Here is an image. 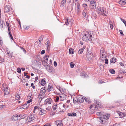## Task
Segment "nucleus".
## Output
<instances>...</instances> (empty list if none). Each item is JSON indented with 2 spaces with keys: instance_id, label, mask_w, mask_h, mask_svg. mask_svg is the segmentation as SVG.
I'll list each match as a JSON object with an SVG mask.
<instances>
[{
  "instance_id": "f03ea898",
  "label": "nucleus",
  "mask_w": 126,
  "mask_h": 126,
  "mask_svg": "<svg viewBox=\"0 0 126 126\" xmlns=\"http://www.w3.org/2000/svg\"><path fill=\"white\" fill-rule=\"evenodd\" d=\"M92 37V35H90L88 33H87L82 37V39L83 40L85 41L86 42H88L89 41H90L91 43H92V40L91 39Z\"/></svg>"
},
{
  "instance_id": "0eeeda50",
  "label": "nucleus",
  "mask_w": 126,
  "mask_h": 126,
  "mask_svg": "<svg viewBox=\"0 0 126 126\" xmlns=\"http://www.w3.org/2000/svg\"><path fill=\"white\" fill-rule=\"evenodd\" d=\"M94 102L96 104V105L98 107L101 108L102 107V105L101 104V103L100 101H97V100L94 99Z\"/></svg>"
},
{
  "instance_id": "774afa93",
  "label": "nucleus",
  "mask_w": 126,
  "mask_h": 126,
  "mask_svg": "<svg viewBox=\"0 0 126 126\" xmlns=\"http://www.w3.org/2000/svg\"><path fill=\"white\" fill-rule=\"evenodd\" d=\"M120 126V124H114L113 126Z\"/></svg>"
},
{
  "instance_id": "ea45409f",
  "label": "nucleus",
  "mask_w": 126,
  "mask_h": 126,
  "mask_svg": "<svg viewBox=\"0 0 126 126\" xmlns=\"http://www.w3.org/2000/svg\"><path fill=\"white\" fill-rule=\"evenodd\" d=\"M120 19L123 22L125 26H126V21L124 19H122V18H120Z\"/></svg>"
},
{
  "instance_id": "6e6d98bb",
  "label": "nucleus",
  "mask_w": 126,
  "mask_h": 126,
  "mask_svg": "<svg viewBox=\"0 0 126 126\" xmlns=\"http://www.w3.org/2000/svg\"><path fill=\"white\" fill-rule=\"evenodd\" d=\"M121 0L122 1V2L123 5H124L126 4L125 0Z\"/></svg>"
},
{
  "instance_id": "f8f14e48",
  "label": "nucleus",
  "mask_w": 126,
  "mask_h": 126,
  "mask_svg": "<svg viewBox=\"0 0 126 126\" xmlns=\"http://www.w3.org/2000/svg\"><path fill=\"white\" fill-rule=\"evenodd\" d=\"M48 71L51 73H53L54 72V69L51 66L49 65L48 68Z\"/></svg>"
},
{
  "instance_id": "603ef678",
  "label": "nucleus",
  "mask_w": 126,
  "mask_h": 126,
  "mask_svg": "<svg viewBox=\"0 0 126 126\" xmlns=\"http://www.w3.org/2000/svg\"><path fill=\"white\" fill-rule=\"evenodd\" d=\"M24 29L25 30H27L30 27V26H24Z\"/></svg>"
},
{
  "instance_id": "aec40b11",
  "label": "nucleus",
  "mask_w": 126,
  "mask_h": 126,
  "mask_svg": "<svg viewBox=\"0 0 126 126\" xmlns=\"http://www.w3.org/2000/svg\"><path fill=\"white\" fill-rule=\"evenodd\" d=\"M49 56L47 55L45 56L43 58V61H47L48 60V59L49 57Z\"/></svg>"
},
{
  "instance_id": "2eb2a0df",
  "label": "nucleus",
  "mask_w": 126,
  "mask_h": 126,
  "mask_svg": "<svg viewBox=\"0 0 126 126\" xmlns=\"http://www.w3.org/2000/svg\"><path fill=\"white\" fill-rule=\"evenodd\" d=\"M18 115H14L11 118V119L13 121H16L18 120Z\"/></svg>"
},
{
  "instance_id": "37998d69",
  "label": "nucleus",
  "mask_w": 126,
  "mask_h": 126,
  "mask_svg": "<svg viewBox=\"0 0 126 126\" xmlns=\"http://www.w3.org/2000/svg\"><path fill=\"white\" fill-rule=\"evenodd\" d=\"M17 71L18 73H20L21 71V70L20 69V68H17Z\"/></svg>"
},
{
  "instance_id": "de8ad7c7",
  "label": "nucleus",
  "mask_w": 126,
  "mask_h": 126,
  "mask_svg": "<svg viewBox=\"0 0 126 126\" xmlns=\"http://www.w3.org/2000/svg\"><path fill=\"white\" fill-rule=\"evenodd\" d=\"M9 92H4V95L5 96L7 94H9L10 93V90H9Z\"/></svg>"
},
{
  "instance_id": "338daca9",
  "label": "nucleus",
  "mask_w": 126,
  "mask_h": 126,
  "mask_svg": "<svg viewBox=\"0 0 126 126\" xmlns=\"http://www.w3.org/2000/svg\"><path fill=\"white\" fill-rule=\"evenodd\" d=\"M45 51L44 50H43L42 51H41V54H44L45 53Z\"/></svg>"
},
{
  "instance_id": "8fccbe9b",
  "label": "nucleus",
  "mask_w": 126,
  "mask_h": 126,
  "mask_svg": "<svg viewBox=\"0 0 126 126\" xmlns=\"http://www.w3.org/2000/svg\"><path fill=\"white\" fill-rule=\"evenodd\" d=\"M84 99L88 103H89V100L86 97H85V98H84Z\"/></svg>"
},
{
  "instance_id": "4468645a",
  "label": "nucleus",
  "mask_w": 126,
  "mask_h": 126,
  "mask_svg": "<svg viewBox=\"0 0 126 126\" xmlns=\"http://www.w3.org/2000/svg\"><path fill=\"white\" fill-rule=\"evenodd\" d=\"M88 8H86L85 9H84L83 10L82 13V15L83 16L85 17H86L87 11V10L88 11Z\"/></svg>"
},
{
  "instance_id": "9b49d317",
  "label": "nucleus",
  "mask_w": 126,
  "mask_h": 126,
  "mask_svg": "<svg viewBox=\"0 0 126 126\" xmlns=\"http://www.w3.org/2000/svg\"><path fill=\"white\" fill-rule=\"evenodd\" d=\"M77 103H83L84 101V98L83 97L77 98Z\"/></svg>"
},
{
  "instance_id": "e2e57ef3",
  "label": "nucleus",
  "mask_w": 126,
  "mask_h": 126,
  "mask_svg": "<svg viewBox=\"0 0 126 126\" xmlns=\"http://www.w3.org/2000/svg\"><path fill=\"white\" fill-rule=\"evenodd\" d=\"M83 7H85V9L86 8H87V4H83Z\"/></svg>"
},
{
  "instance_id": "72a5a7b5",
  "label": "nucleus",
  "mask_w": 126,
  "mask_h": 126,
  "mask_svg": "<svg viewBox=\"0 0 126 126\" xmlns=\"http://www.w3.org/2000/svg\"><path fill=\"white\" fill-rule=\"evenodd\" d=\"M52 88V87L50 85H49L47 88V90L48 92L50 91Z\"/></svg>"
},
{
  "instance_id": "c756f323",
  "label": "nucleus",
  "mask_w": 126,
  "mask_h": 126,
  "mask_svg": "<svg viewBox=\"0 0 126 126\" xmlns=\"http://www.w3.org/2000/svg\"><path fill=\"white\" fill-rule=\"evenodd\" d=\"M57 106H58L56 104L52 106V108L53 111H55L56 110Z\"/></svg>"
},
{
  "instance_id": "bf43d9fd",
  "label": "nucleus",
  "mask_w": 126,
  "mask_h": 126,
  "mask_svg": "<svg viewBox=\"0 0 126 126\" xmlns=\"http://www.w3.org/2000/svg\"><path fill=\"white\" fill-rule=\"evenodd\" d=\"M43 37H44V36L43 35H41L39 38V39H40V40H41V41H42L43 38Z\"/></svg>"
},
{
  "instance_id": "79ce46f5",
  "label": "nucleus",
  "mask_w": 126,
  "mask_h": 126,
  "mask_svg": "<svg viewBox=\"0 0 126 126\" xmlns=\"http://www.w3.org/2000/svg\"><path fill=\"white\" fill-rule=\"evenodd\" d=\"M75 98H73V99L74 103H77V98L75 97Z\"/></svg>"
},
{
  "instance_id": "5701e85b",
  "label": "nucleus",
  "mask_w": 126,
  "mask_h": 126,
  "mask_svg": "<svg viewBox=\"0 0 126 126\" xmlns=\"http://www.w3.org/2000/svg\"><path fill=\"white\" fill-rule=\"evenodd\" d=\"M74 49L72 48H70L69 49V53L70 54H73L74 53Z\"/></svg>"
},
{
  "instance_id": "1a4fd4ad",
  "label": "nucleus",
  "mask_w": 126,
  "mask_h": 126,
  "mask_svg": "<svg viewBox=\"0 0 126 126\" xmlns=\"http://www.w3.org/2000/svg\"><path fill=\"white\" fill-rule=\"evenodd\" d=\"M92 54L91 53H88L86 55V59L88 60L89 61L91 60L92 58Z\"/></svg>"
},
{
  "instance_id": "6ab92c4d",
  "label": "nucleus",
  "mask_w": 126,
  "mask_h": 126,
  "mask_svg": "<svg viewBox=\"0 0 126 126\" xmlns=\"http://www.w3.org/2000/svg\"><path fill=\"white\" fill-rule=\"evenodd\" d=\"M84 49L83 48L79 49L78 52V53L79 54H81L83 52Z\"/></svg>"
},
{
  "instance_id": "ddd939ff",
  "label": "nucleus",
  "mask_w": 126,
  "mask_h": 126,
  "mask_svg": "<svg viewBox=\"0 0 126 126\" xmlns=\"http://www.w3.org/2000/svg\"><path fill=\"white\" fill-rule=\"evenodd\" d=\"M96 3H93L92 4H90V9H94L96 7Z\"/></svg>"
},
{
  "instance_id": "58836bf2",
  "label": "nucleus",
  "mask_w": 126,
  "mask_h": 126,
  "mask_svg": "<svg viewBox=\"0 0 126 126\" xmlns=\"http://www.w3.org/2000/svg\"><path fill=\"white\" fill-rule=\"evenodd\" d=\"M90 4H92L93 3H96V2L95 1H94V0H91L90 1Z\"/></svg>"
},
{
  "instance_id": "423d86ee",
  "label": "nucleus",
  "mask_w": 126,
  "mask_h": 126,
  "mask_svg": "<svg viewBox=\"0 0 126 126\" xmlns=\"http://www.w3.org/2000/svg\"><path fill=\"white\" fill-rule=\"evenodd\" d=\"M47 91L46 87H44L43 88H42L40 89V94H42L41 96L44 95Z\"/></svg>"
},
{
  "instance_id": "9d476101",
  "label": "nucleus",
  "mask_w": 126,
  "mask_h": 126,
  "mask_svg": "<svg viewBox=\"0 0 126 126\" xmlns=\"http://www.w3.org/2000/svg\"><path fill=\"white\" fill-rule=\"evenodd\" d=\"M5 10H4V12L5 13H7L9 12L10 10L12 8H11V6H10L6 5L5 7Z\"/></svg>"
},
{
  "instance_id": "864d4df0",
  "label": "nucleus",
  "mask_w": 126,
  "mask_h": 126,
  "mask_svg": "<svg viewBox=\"0 0 126 126\" xmlns=\"http://www.w3.org/2000/svg\"><path fill=\"white\" fill-rule=\"evenodd\" d=\"M108 60L106 58L105 59V64H108Z\"/></svg>"
},
{
  "instance_id": "4d7b16f0",
  "label": "nucleus",
  "mask_w": 126,
  "mask_h": 126,
  "mask_svg": "<svg viewBox=\"0 0 126 126\" xmlns=\"http://www.w3.org/2000/svg\"><path fill=\"white\" fill-rule=\"evenodd\" d=\"M32 99H30L27 101V104H29L32 102Z\"/></svg>"
},
{
  "instance_id": "dca6fc26",
  "label": "nucleus",
  "mask_w": 126,
  "mask_h": 126,
  "mask_svg": "<svg viewBox=\"0 0 126 126\" xmlns=\"http://www.w3.org/2000/svg\"><path fill=\"white\" fill-rule=\"evenodd\" d=\"M40 84L42 86H44L46 83V81L43 79H42L40 81Z\"/></svg>"
},
{
  "instance_id": "052dcab7",
  "label": "nucleus",
  "mask_w": 126,
  "mask_h": 126,
  "mask_svg": "<svg viewBox=\"0 0 126 126\" xmlns=\"http://www.w3.org/2000/svg\"><path fill=\"white\" fill-rule=\"evenodd\" d=\"M9 90H8V87H6V88L5 89V90H4V92H9Z\"/></svg>"
},
{
  "instance_id": "f257e3e1",
  "label": "nucleus",
  "mask_w": 126,
  "mask_h": 126,
  "mask_svg": "<svg viewBox=\"0 0 126 126\" xmlns=\"http://www.w3.org/2000/svg\"><path fill=\"white\" fill-rule=\"evenodd\" d=\"M99 121L102 124L107 125L108 124V119L109 118L110 115L109 114L104 115L101 116Z\"/></svg>"
},
{
  "instance_id": "a878e982",
  "label": "nucleus",
  "mask_w": 126,
  "mask_h": 126,
  "mask_svg": "<svg viewBox=\"0 0 126 126\" xmlns=\"http://www.w3.org/2000/svg\"><path fill=\"white\" fill-rule=\"evenodd\" d=\"M92 15L95 19L97 17V15L95 12H92Z\"/></svg>"
},
{
  "instance_id": "a19ab883",
  "label": "nucleus",
  "mask_w": 126,
  "mask_h": 126,
  "mask_svg": "<svg viewBox=\"0 0 126 126\" xmlns=\"http://www.w3.org/2000/svg\"><path fill=\"white\" fill-rule=\"evenodd\" d=\"M8 35L10 38L12 37L13 36L11 32L10 31V30L9 31H8Z\"/></svg>"
},
{
  "instance_id": "4c0bfd02",
  "label": "nucleus",
  "mask_w": 126,
  "mask_h": 126,
  "mask_svg": "<svg viewBox=\"0 0 126 126\" xmlns=\"http://www.w3.org/2000/svg\"><path fill=\"white\" fill-rule=\"evenodd\" d=\"M46 41H47L45 43V45H46L47 46H48V45H48L49 43V39L48 38H47L46 39Z\"/></svg>"
},
{
  "instance_id": "69168bd1",
  "label": "nucleus",
  "mask_w": 126,
  "mask_h": 126,
  "mask_svg": "<svg viewBox=\"0 0 126 126\" xmlns=\"http://www.w3.org/2000/svg\"><path fill=\"white\" fill-rule=\"evenodd\" d=\"M32 95V92H30V93H29L28 95V96H27V98H28V97H29V96H31Z\"/></svg>"
},
{
  "instance_id": "f3484780",
  "label": "nucleus",
  "mask_w": 126,
  "mask_h": 126,
  "mask_svg": "<svg viewBox=\"0 0 126 126\" xmlns=\"http://www.w3.org/2000/svg\"><path fill=\"white\" fill-rule=\"evenodd\" d=\"M98 11H100V12H102V14L103 15H105V16H106V15L107 14V12L105 11L104 10H101V9H98Z\"/></svg>"
},
{
  "instance_id": "bb28decb",
  "label": "nucleus",
  "mask_w": 126,
  "mask_h": 126,
  "mask_svg": "<svg viewBox=\"0 0 126 126\" xmlns=\"http://www.w3.org/2000/svg\"><path fill=\"white\" fill-rule=\"evenodd\" d=\"M111 74H114L115 73V71L112 69H110L109 70Z\"/></svg>"
},
{
  "instance_id": "20e7f679",
  "label": "nucleus",
  "mask_w": 126,
  "mask_h": 126,
  "mask_svg": "<svg viewBox=\"0 0 126 126\" xmlns=\"http://www.w3.org/2000/svg\"><path fill=\"white\" fill-rule=\"evenodd\" d=\"M52 100L50 98H48L45 100L44 102V104L42 105L43 107L45 106V105L48 104H50L52 102Z\"/></svg>"
},
{
  "instance_id": "49530a36",
  "label": "nucleus",
  "mask_w": 126,
  "mask_h": 126,
  "mask_svg": "<svg viewBox=\"0 0 126 126\" xmlns=\"http://www.w3.org/2000/svg\"><path fill=\"white\" fill-rule=\"evenodd\" d=\"M51 107L50 106H49L47 108H46L45 110H47L48 111H49L50 110V109H51Z\"/></svg>"
},
{
  "instance_id": "b1692460",
  "label": "nucleus",
  "mask_w": 126,
  "mask_h": 126,
  "mask_svg": "<svg viewBox=\"0 0 126 126\" xmlns=\"http://www.w3.org/2000/svg\"><path fill=\"white\" fill-rule=\"evenodd\" d=\"M2 25V28H3V25H5V23L3 20H1V19H0V25Z\"/></svg>"
},
{
  "instance_id": "4be33fe9",
  "label": "nucleus",
  "mask_w": 126,
  "mask_h": 126,
  "mask_svg": "<svg viewBox=\"0 0 126 126\" xmlns=\"http://www.w3.org/2000/svg\"><path fill=\"white\" fill-rule=\"evenodd\" d=\"M118 113L119 114V115L121 117H124V114H126V113H123L120 112H118Z\"/></svg>"
},
{
  "instance_id": "6e6552de",
  "label": "nucleus",
  "mask_w": 126,
  "mask_h": 126,
  "mask_svg": "<svg viewBox=\"0 0 126 126\" xmlns=\"http://www.w3.org/2000/svg\"><path fill=\"white\" fill-rule=\"evenodd\" d=\"M34 119V115L33 114H31L27 117V120H28V122H31Z\"/></svg>"
},
{
  "instance_id": "680f3d73",
  "label": "nucleus",
  "mask_w": 126,
  "mask_h": 126,
  "mask_svg": "<svg viewBox=\"0 0 126 126\" xmlns=\"http://www.w3.org/2000/svg\"><path fill=\"white\" fill-rule=\"evenodd\" d=\"M42 61L43 62L44 64L48 66V65H47L48 64V63L47 62V61Z\"/></svg>"
},
{
  "instance_id": "473e14b6",
  "label": "nucleus",
  "mask_w": 126,
  "mask_h": 126,
  "mask_svg": "<svg viewBox=\"0 0 126 126\" xmlns=\"http://www.w3.org/2000/svg\"><path fill=\"white\" fill-rule=\"evenodd\" d=\"M27 115L24 114H21V119H24V118L26 117Z\"/></svg>"
},
{
  "instance_id": "2f4dec72",
  "label": "nucleus",
  "mask_w": 126,
  "mask_h": 126,
  "mask_svg": "<svg viewBox=\"0 0 126 126\" xmlns=\"http://www.w3.org/2000/svg\"><path fill=\"white\" fill-rule=\"evenodd\" d=\"M42 94H39V95L38 97L39 98V99H41V100H40V101H41L42 100L43 98H44V96H41Z\"/></svg>"
},
{
  "instance_id": "3c124183",
  "label": "nucleus",
  "mask_w": 126,
  "mask_h": 126,
  "mask_svg": "<svg viewBox=\"0 0 126 126\" xmlns=\"http://www.w3.org/2000/svg\"><path fill=\"white\" fill-rule=\"evenodd\" d=\"M77 8H80V4L79 3L77 2L76 4Z\"/></svg>"
},
{
  "instance_id": "a211bd4d",
  "label": "nucleus",
  "mask_w": 126,
  "mask_h": 126,
  "mask_svg": "<svg viewBox=\"0 0 126 126\" xmlns=\"http://www.w3.org/2000/svg\"><path fill=\"white\" fill-rule=\"evenodd\" d=\"M68 115L70 116H75L76 115V114L75 113H70L68 114Z\"/></svg>"
},
{
  "instance_id": "7ed1b4c3",
  "label": "nucleus",
  "mask_w": 126,
  "mask_h": 126,
  "mask_svg": "<svg viewBox=\"0 0 126 126\" xmlns=\"http://www.w3.org/2000/svg\"><path fill=\"white\" fill-rule=\"evenodd\" d=\"M43 107V105H42L41 106V108H38L39 110H40L39 109H41L40 110V112L39 113L40 115H42L46 113V111L45 110L46 108H44Z\"/></svg>"
},
{
  "instance_id": "e433bc0d",
  "label": "nucleus",
  "mask_w": 126,
  "mask_h": 126,
  "mask_svg": "<svg viewBox=\"0 0 126 126\" xmlns=\"http://www.w3.org/2000/svg\"><path fill=\"white\" fill-rule=\"evenodd\" d=\"M69 20L68 19H66L65 21V24L67 25H68L69 24Z\"/></svg>"
},
{
  "instance_id": "0e129e2a",
  "label": "nucleus",
  "mask_w": 126,
  "mask_h": 126,
  "mask_svg": "<svg viewBox=\"0 0 126 126\" xmlns=\"http://www.w3.org/2000/svg\"><path fill=\"white\" fill-rule=\"evenodd\" d=\"M110 26L111 29H112L113 28V25L111 24V23H110Z\"/></svg>"
},
{
  "instance_id": "13d9d810",
  "label": "nucleus",
  "mask_w": 126,
  "mask_h": 126,
  "mask_svg": "<svg viewBox=\"0 0 126 126\" xmlns=\"http://www.w3.org/2000/svg\"><path fill=\"white\" fill-rule=\"evenodd\" d=\"M20 48L21 49H22L23 50V51L25 53H26V51L25 50V49L23 47H21Z\"/></svg>"
},
{
  "instance_id": "412c9836",
  "label": "nucleus",
  "mask_w": 126,
  "mask_h": 126,
  "mask_svg": "<svg viewBox=\"0 0 126 126\" xmlns=\"http://www.w3.org/2000/svg\"><path fill=\"white\" fill-rule=\"evenodd\" d=\"M29 106V105H27V103H26L22 106V108L24 109H26L28 108Z\"/></svg>"
},
{
  "instance_id": "a18cd8bd",
  "label": "nucleus",
  "mask_w": 126,
  "mask_h": 126,
  "mask_svg": "<svg viewBox=\"0 0 126 126\" xmlns=\"http://www.w3.org/2000/svg\"><path fill=\"white\" fill-rule=\"evenodd\" d=\"M61 3L63 4V5L65 4L66 2V0H62L61 1Z\"/></svg>"
},
{
  "instance_id": "5fc2aeb1",
  "label": "nucleus",
  "mask_w": 126,
  "mask_h": 126,
  "mask_svg": "<svg viewBox=\"0 0 126 126\" xmlns=\"http://www.w3.org/2000/svg\"><path fill=\"white\" fill-rule=\"evenodd\" d=\"M104 52L103 48H101L100 50V54L101 53H103Z\"/></svg>"
},
{
  "instance_id": "c03bdc74",
  "label": "nucleus",
  "mask_w": 126,
  "mask_h": 126,
  "mask_svg": "<svg viewBox=\"0 0 126 126\" xmlns=\"http://www.w3.org/2000/svg\"><path fill=\"white\" fill-rule=\"evenodd\" d=\"M56 99H55V102H57L58 101V100L59 99V97L58 96H57L56 97H55Z\"/></svg>"
},
{
  "instance_id": "f704fd0d",
  "label": "nucleus",
  "mask_w": 126,
  "mask_h": 126,
  "mask_svg": "<svg viewBox=\"0 0 126 126\" xmlns=\"http://www.w3.org/2000/svg\"><path fill=\"white\" fill-rule=\"evenodd\" d=\"M17 95L16 96V100H19L20 99V96L18 94H16Z\"/></svg>"
},
{
  "instance_id": "cd10ccee",
  "label": "nucleus",
  "mask_w": 126,
  "mask_h": 126,
  "mask_svg": "<svg viewBox=\"0 0 126 126\" xmlns=\"http://www.w3.org/2000/svg\"><path fill=\"white\" fill-rule=\"evenodd\" d=\"M62 95L63 97H64V96H65V97H63L62 99H61V101H62L66 99V95L64 94H62Z\"/></svg>"
},
{
  "instance_id": "09e8293b",
  "label": "nucleus",
  "mask_w": 126,
  "mask_h": 126,
  "mask_svg": "<svg viewBox=\"0 0 126 126\" xmlns=\"http://www.w3.org/2000/svg\"><path fill=\"white\" fill-rule=\"evenodd\" d=\"M119 31L120 32V33L121 34V35L122 36H123L124 35V34L123 32H122V30H119Z\"/></svg>"
},
{
  "instance_id": "39448f33",
  "label": "nucleus",
  "mask_w": 126,
  "mask_h": 126,
  "mask_svg": "<svg viewBox=\"0 0 126 126\" xmlns=\"http://www.w3.org/2000/svg\"><path fill=\"white\" fill-rule=\"evenodd\" d=\"M55 123L56 125L57 126H63L62 121V120H57L55 122Z\"/></svg>"
},
{
  "instance_id": "7c9ffc66",
  "label": "nucleus",
  "mask_w": 126,
  "mask_h": 126,
  "mask_svg": "<svg viewBox=\"0 0 126 126\" xmlns=\"http://www.w3.org/2000/svg\"><path fill=\"white\" fill-rule=\"evenodd\" d=\"M6 24L7 26L8 31H9L10 30V27L8 23V21H6Z\"/></svg>"
},
{
  "instance_id": "393cba45",
  "label": "nucleus",
  "mask_w": 126,
  "mask_h": 126,
  "mask_svg": "<svg viewBox=\"0 0 126 126\" xmlns=\"http://www.w3.org/2000/svg\"><path fill=\"white\" fill-rule=\"evenodd\" d=\"M90 108L91 109L93 108L94 109H95V108H97V105H95L94 104H93L91 105L90 106Z\"/></svg>"
},
{
  "instance_id": "c85d7f7f",
  "label": "nucleus",
  "mask_w": 126,
  "mask_h": 126,
  "mask_svg": "<svg viewBox=\"0 0 126 126\" xmlns=\"http://www.w3.org/2000/svg\"><path fill=\"white\" fill-rule=\"evenodd\" d=\"M116 58H112L111 59V60L110 62L112 63H114L116 61Z\"/></svg>"
},
{
  "instance_id": "c9c22d12",
  "label": "nucleus",
  "mask_w": 126,
  "mask_h": 126,
  "mask_svg": "<svg viewBox=\"0 0 126 126\" xmlns=\"http://www.w3.org/2000/svg\"><path fill=\"white\" fill-rule=\"evenodd\" d=\"M75 65L74 63L73 62H71L70 63V66L71 68H73Z\"/></svg>"
}]
</instances>
